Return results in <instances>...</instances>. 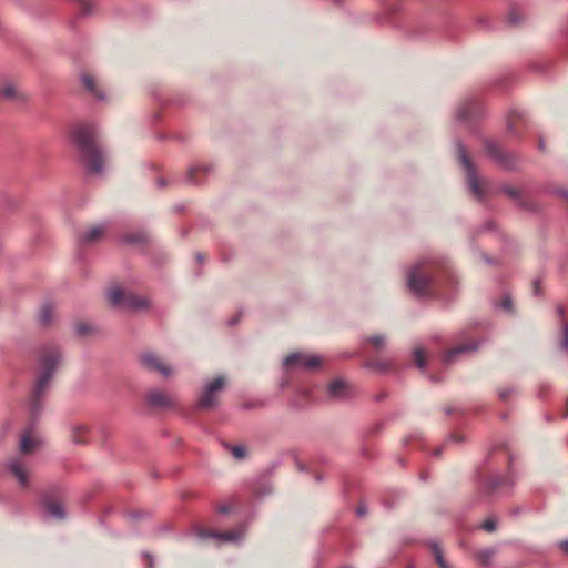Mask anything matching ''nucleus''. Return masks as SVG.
Listing matches in <instances>:
<instances>
[{
	"mask_svg": "<svg viewBox=\"0 0 568 568\" xmlns=\"http://www.w3.org/2000/svg\"><path fill=\"white\" fill-rule=\"evenodd\" d=\"M385 397H386V394L382 393V394H379V395L376 397V400H378V402H379V400L384 399Z\"/></svg>",
	"mask_w": 568,
	"mask_h": 568,
	"instance_id": "obj_62",
	"label": "nucleus"
},
{
	"mask_svg": "<svg viewBox=\"0 0 568 568\" xmlns=\"http://www.w3.org/2000/svg\"><path fill=\"white\" fill-rule=\"evenodd\" d=\"M558 194L568 200V191L567 190H559Z\"/></svg>",
	"mask_w": 568,
	"mask_h": 568,
	"instance_id": "obj_57",
	"label": "nucleus"
},
{
	"mask_svg": "<svg viewBox=\"0 0 568 568\" xmlns=\"http://www.w3.org/2000/svg\"><path fill=\"white\" fill-rule=\"evenodd\" d=\"M195 258L200 264L204 262V255L202 253H196Z\"/></svg>",
	"mask_w": 568,
	"mask_h": 568,
	"instance_id": "obj_54",
	"label": "nucleus"
},
{
	"mask_svg": "<svg viewBox=\"0 0 568 568\" xmlns=\"http://www.w3.org/2000/svg\"><path fill=\"white\" fill-rule=\"evenodd\" d=\"M525 114L520 111H511L508 115L507 130L510 134H516V125L518 122H525Z\"/></svg>",
	"mask_w": 568,
	"mask_h": 568,
	"instance_id": "obj_21",
	"label": "nucleus"
},
{
	"mask_svg": "<svg viewBox=\"0 0 568 568\" xmlns=\"http://www.w3.org/2000/svg\"><path fill=\"white\" fill-rule=\"evenodd\" d=\"M128 517L131 519H139L142 517V513L140 511H131L128 514Z\"/></svg>",
	"mask_w": 568,
	"mask_h": 568,
	"instance_id": "obj_50",
	"label": "nucleus"
},
{
	"mask_svg": "<svg viewBox=\"0 0 568 568\" xmlns=\"http://www.w3.org/2000/svg\"><path fill=\"white\" fill-rule=\"evenodd\" d=\"M73 141L81 150L87 171L91 174H100L103 171L104 154L97 145V129L93 124L83 123L73 129Z\"/></svg>",
	"mask_w": 568,
	"mask_h": 568,
	"instance_id": "obj_1",
	"label": "nucleus"
},
{
	"mask_svg": "<svg viewBox=\"0 0 568 568\" xmlns=\"http://www.w3.org/2000/svg\"><path fill=\"white\" fill-rule=\"evenodd\" d=\"M500 191L504 194H506L507 196H509L510 199H514L520 209L527 210V211L535 210L534 205L529 204L521 197V192L519 190H517L513 186H509V185H504V186H501Z\"/></svg>",
	"mask_w": 568,
	"mask_h": 568,
	"instance_id": "obj_16",
	"label": "nucleus"
},
{
	"mask_svg": "<svg viewBox=\"0 0 568 568\" xmlns=\"http://www.w3.org/2000/svg\"><path fill=\"white\" fill-rule=\"evenodd\" d=\"M367 342L372 344L375 348H383L385 345V337L383 335H373L367 338Z\"/></svg>",
	"mask_w": 568,
	"mask_h": 568,
	"instance_id": "obj_31",
	"label": "nucleus"
},
{
	"mask_svg": "<svg viewBox=\"0 0 568 568\" xmlns=\"http://www.w3.org/2000/svg\"><path fill=\"white\" fill-rule=\"evenodd\" d=\"M562 418H568V397H567V402H566V410L564 412V414L561 415Z\"/></svg>",
	"mask_w": 568,
	"mask_h": 568,
	"instance_id": "obj_60",
	"label": "nucleus"
},
{
	"mask_svg": "<svg viewBox=\"0 0 568 568\" xmlns=\"http://www.w3.org/2000/svg\"><path fill=\"white\" fill-rule=\"evenodd\" d=\"M240 316H241V313L236 317L231 318L229 321V325H231V326L235 325L239 322Z\"/></svg>",
	"mask_w": 568,
	"mask_h": 568,
	"instance_id": "obj_53",
	"label": "nucleus"
},
{
	"mask_svg": "<svg viewBox=\"0 0 568 568\" xmlns=\"http://www.w3.org/2000/svg\"><path fill=\"white\" fill-rule=\"evenodd\" d=\"M245 534L244 528H239L232 531H216L215 539L222 542H240L242 541Z\"/></svg>",
	"mask_w": 568,
	"mask_h": 568,
	"instance_id": "obj_19",
	"label": "nucleus"
},
{
	"mask_svg": "<svg viewBox=\"0 0 568 568\" xmlns=\"http://www.w3.org/2000/svg\"><path fill=\"white\" fill-rule=\"evenodd\" d=\"M456 150L458 160L466 172L469 189L479 200H483L484 193L479 185V179L476 172V168L467 153L466 146L463 144V142L457 141Z\"/></svg>",
	"mask_w": 568,
	"mask_h": 568,
	"instance_id": "obj_4",
	"label": "nucleus"
},
{
	"mask_svg": "<svg viewBox=\"0 0 568 568\" xmlns=\"http://www.w3.org/2000/svg\"><path fill=\"white\" fill-rule=\"evenodd\" d=\"M36 445L34 440L30 437V434H24L21 438L20 448L23 453H29Z\"/></svg>",
	"mask_w": 568,
	"mask_h": 568,
	"instance_id": "obj_28",
	"label": "nucleus"
},
{
	"mask_svg": "<svg viewBox=\"0 0 568 568\" xmlns=\"http://www.w3.org/2000/svg\"><path fill=\"white\" fill-rule=\"evenodd\" d=\"M366 513H367V509H366V507H365V506H358V507L356 508V515H357L358 517H363Z\"/></svg>",
	"mask_w": 568,
	"mask_h": 568,
	"instance_id": "obj_49",
	"label": "nucleus"
},
{
	"mask_svg": "<svg viewBox=\"0 0 568 568\" xmlns=\"http://www.w3.org/2000/svg\"><path fill=\"white\" fill-rule=\"evenodd\" d=\"M481 528L487 532H493L497 528L496 520L494 518H487L483 524Z\"/></svg>",
	"mask_w": 568,
	"mask_h": 568,
	"instance_id": "obj_35",
	"label": "nucleus"
},
{
	"mask_svg": "<svg viewBox=\"0 0 568 568\" xmlns=\"http://www.w3.org/2000/svg\"><path fill=\"white\" fill-rule=\"evenodd\" d=\"M328 394L333 399L345 400L354 396V388L345 381L337 378L328 387Z\"/></svg>",
	"mask_w": 568,
	"mask_h": 568,
	"instance_id": "obj_12",
	"label": "nucleus"
},
{
	"mask_svg": "<svg viewBox=\"0 0 568 568\" xmlns=\"http://www.w3.org/2000/svg\"><path fill=\"white\" fill-rule=\"evenodd\" d=\"M61 359V353L58 347H44L40 356L41 373L39 374L30 400V412L33 416L38 415L42 408V399Z\"/></svg>",
	"mask_w": 568,
	"mask_h": 568,
	"instance_id": "obj_2",
	"label": "nucleus"
},
{
	"mask_svg": "<svg viewBox=\"0 0 568 568\" xmlns=\"http://www.w3.org/2000/svg\"><path fill=\"white\" fill-rule=\"evenodd\" d=\"M414 357H415L417 367L424 372L426 369V361H425L424 352L420 348H416L414 351Z\"/></svg>",
	"mask_w": 568,
	"mask_h": 568,
	"instance_id": "obj_30",
	"label": "nucleus"
},
{
	"mask_svg": "<svg viewBox=\"0 0 568 568\" xmlns=\"http://www.w3.org/2000/svg\"><path fill=\"white\" fill-rule=\"evenodd\" d=\"M123 241L125 243H140L143 241V235L136 234V235H126Z\"/></svg>",
	"mask_w": 568,
	"mask_h": 568,
	"instance_id": "obj_43",
	"label": "nucleus"
},
{
	"mask_svg": "<svg viewBox=\"0 0 568 568\" xmlns=\"http://www.w3.org/2000/svg\"><path fill=\"white\" fill-rule=\"evenodd\" d=\"M478 348V343L473 342L468 344L458 345L456 347L450 348L447 351L443 356L444 364L448 365L455 362V359L462 355L469 352H474Z\"/></svg>",
	"mask_w": 568,
	"mask_h": 568,
	"instance_id": "obj_13",
	"label": "nucleus"
},
{
	"mask_svg": "<svg viewBox=\"0 0 568 568\" xmlns=\"http://www.w3.org/2000/svg\"><path fill=\"white\" fill-rule=\"evenodd\" d=\"M141 556L144 559V561L146 562V567L148 568H153V566H154V558H153V556L150 552H148V551H143L141 554Z\"/></svg>",
	"mask_w": 568,
	"mask_h": 568,
	"instance_id": "obj_42",
	"label": "nucleus"
},
{
	"mask_svg": "<svg viewBox=\"0 0 568 568\" xmlns=\"http://www.w3.org/2000/svg\"><path fill=\"white\" fill-rule=\"evenodd\" d=\"M7 467L9 471L18 479L21 486L26 487L28 486L29 478L28 473L24 469L21 460L18 458H13L8 462Z\"/></svg>",
	"mask_w": 568,
	"mask_h": 568,
	"instance_id": "obj_14",
	"label": "nucleus"
},
{
	"mask_svg": "<svg viewBox=\"0 0 568 568\" xmlns=\"http://www.w3.org/2000/svg\"><path fill=\"white\" fill-rule=\"evenodd\" d=\"M444 412L446 415H450L455 412V408L452 406H447V407H445Z\"/></svg>",
	"mask_w": 568,
	"mask_h": 568,
	"instance_id": "obj_56",
	"label": "nucleus"
},
{
	"mask_svg": "<svg viewBox=\"0 0 568 568\" xmlns=\"http://www.w3.org/2000/svg\"><path fill=\"white\" fill-rule=\"evenodd\" d=\"M231 510H232V506L227 503H222V504L217 505V507H216V511L220 514H224V515L231 513Z\"/></svg>",
	"mask_w": 568,
	"mask_h": 568,
	"instance_id": "obj_44",
	"label": "nucleus"
},
{
	"mask_svg": "<svg viewBox=\"0 0 568 568\" xmlns=\"http://www.w3.org/2000/svg\"><path fill=\"white\" fill-rule=\"evenodd\" d=\"M287 385H288V381L287 379H282L281 383H280L281 389H284Z\"/></svg>",
	"mask_w": 568,
	"mask_h": 568,
	"instance_id": "obj_59",
	"label": "nucleus"
},
{
	"mask_svg": "<svg viewBox=\"0 0 568 568\" xmlns=\"http://www.w3.org/2000/svg\"><path fill=\"white\" fill-rule=\"evenodd\" d=\"M557 313H558V315L560 317V323L562 324V320H565V310H564V307L562 306H558L557 307Z\"/></svg>",
	"mask_w": 568,
	"mask_h": 568,
	"instance_id": "obj_51",
	"label": "nucleus"
},
{
	"mask_svg": "<svg viewBox=\"0 0 568 568\" xmlns=\"http://www.w3.org/2000/svg\"><path fill=\"white\" fill-rule=\"evenodd\" d=\"M343 568H353L352 566H344Z\"/></svg>",
	"mask_w": 568,
	"mask_h": 568,
	"instance_id": "obj_64",
	"label": "nucleus"
},
{
	"mask_svg": "<svg viewBox=\"0 0 568 568\" xmlns=\"http://www.w3.org/2000/svg\"><path fill=\"white\" fill-rule=\"evenodd\" d=\"M366 367L376 369L378 372H386V371L390 369L392 364L386 361H376V362H368L366 364Z\"/></svg>",
	"mask_w": 568,
	"mask_h": 568,
	"instance_id": "obj_27",
	"label": "nucleus"
},
{
	"mask_svg": "<svg viewBox=\"0 0 568 568\" xmlns=\"http://www.w3.org/2000/svg\"><path fill=\"white\" fill-rule=\"evenodd\" d=\"M53 317V305L51 303H45L42 305L39 321L42 325H49Z\"/></svg>",
	"mask_w": 568,
	"mask_h": 568,
	"instance_id": "obj_25",
	"label": "nucleus"
},
{
	"mask_svg": "<svg viewBox=\"0 0 568 568\" xmlns=\"http://www.w3.org/2000/svg\"><path fill=\"white\" fill-rule=\"evenodd\" d=\"M435 561L437 562L439 568H449L448 564L446 562V560L444 558V555L437 556V558H435Z\"/></svg>",
	"mask_w": 568,
	"mask_h": 568,
	"instance_id": "obj_46",
	"label": "nucleus"
},
{
	"mask_svg": "<svg viewBox=\"0 0 568 568\" xmlns=\"http://www.w3.org/2000/svg\"><path fill=\"white\" fill-rule=\"evenodd\" d=\"M442 452H443V446H439L434 450L433 455L436 457H439L442 455Z\"/></svg>",
	"mask_w": 568,
	"mask_h": 568,
	"instance_id": "obj_55",
	"label": "nucleus"
},
{
	"mask_svg": "<svg viewBox=\"0 0 568 568\" xmlns=\"http://www.w3.org/2000/svg\"><path fill=\"white\" fill-rule=\"evenodd\" d=\"M81 83L83 84L84 89L92 94L95 99L100 101L105 100V94L97 87L95 80L92 75L88 73H83L81 75Z\"/></svg>",
	"mask_w": 568,
	"mask_h": 568,
	"instance_id": "obj_17",
	"label": "nucleus"
},
{
	"mask_svg": "<svg viewBox=\"0 0 568 568\" xmlns=\"http://www.w3.org/2000/svg\"><path fill=\"white\" fill-rule=\"evenodd\" d=\"M559 548L564 554H568V539L560 541Z\"/></svg>",
	"mask_w": 568,
	"mask_h": 568,
	"instance_id": "obj_48",
	"label": "nucleus"
},
{
	"mask_svg": "<svg viewBox=\"0 0 568 568\" xmlns=\"http://www.w3.org/2000/svg\"><path fill=\"white\" fill-rule=\"evenodd\" d=\"M539 150L540 151H544L545 150V141L542 139L539 140Z\"/></svg>",
	"mask_w": 568,
	"mask_h": 568,
	"instance_id": "obj_61",
	"label": "nucleus"
},
{
	"mask_svg": "<svg viewBox=\"0 0 568 568\" xmlns=\"http://www.w3.org/2000/svg\"><path fill=\"white\" fill-rule=\"evenodd\" d=\"M534 293L537 296L541 295L540 280H535L534 281Z\"/></svg>",
	"mask_w": 568,
	"mask_h": 568,
	"instance_id": "obj_47",
	"label": "nucleus"
},
{
	"mask_svg": "<svg viewBox=\"0 0 568 568\" xmlns=\"http://www.w3.org/2000/svg\"><path fill=\"white\" fill-rule=\"evenodd\" d=\"M195 534L201 539H207V538H214L215 539L216 531L197 528L195 530Z\"/></svg>",
	"mask_w": 568,
	"mask_h": 568,
	"instance_id": "obj_36",
	"label": "nucleus"
},
{
	"mask_svg": "<svg viewBox=\"0 0 568 568\" xmlns=\"http://www.w3.org/2000/svg\"><path fill=\"white\" fill-rule=\"evenodd\" d=\"M150 301L146 297L128 294L124 301V308L131 311L149 308Z\"/></svg>",
	"mask_w": 568,
	"mask_h": 568,
	"instance_id": "obj_18",
	"label": "nucleus"
},
{
	"mask_svg": "<svg viewBox=\"0 0 568 568\" xmlns=\"http://www.w3.org/2000/svg\"><path fill=\"white\" fill-rule=\"evenodd\" d=\"M516 393L515 387H506L499 390L498 395L503 402H507L508 398Z\"/></svg>",
	"mask_w": 568,
	"mask_h": 568,
	"instance_id": "obj_37",
	"label": "nucleus"
},
{
	"mask_svg": "<svg viewBox=\"0 0 568 568\" xmlns=\"http://www.w3.org/2000/svg\"><path fill=\"white\" fill-rule=\"evenodd\" d=\"M561 331L560 348L568 352V322L566 320H562Z\"/></svg>",
	"mask_w": 568,
	"mask_h": 568,
	"instance_id": "obj_29",
	"label": "nucleus"
},
{
	"mask_svg": "<svg viewBox=\"0 0 568 568\" xmlns=\"http://www.w3.org/2000/svg\"><path fill=\"white\" fill-rule=\"evenodd\" d=\"M448 440H450V442H463L464 439H463V437H462V436H458V435H454V434H453V435H450V436H449V439H448Z\"/></svg>",
	"mask_w": 568,
	"mask_h": 568,
	"instance_id": "obj_52",
	"label": "nucleus"
},
{
	"mask_svg": "<svg viewBox=\"0 0 568 568\" xmlns=\"http://www.w3.org/2000/svg\"><path fill=\"white\" fill-rule=\"evenodd\" d=\"M322 363L320 356L308 355L303 353H293L283 361V366L286 369L301 368L305 371H313Z\"/></svg>",
	"mask_w": 568,
	"mask_h": 568,
	"instance_id": "obj_8",
	"label": "nucleus"
},
{
	"mask_svg": "<svg viewBox=\"0 0 568 568\" xmlns=\"http://www.w3.org/2000/svg\"><path fill=\"white\" fill-rule=\"evenodd\" d=\"M158 185H159V187L162 189V187H164L166 185V181L161 178V179L158 180Z\"/></svg>",
	"mask_w": 568,
	"mask_h": 568,
	"instance_id": "obj_58",
	"label": "nucleus"
},
{
	"mask_svg": "<svg viewBox=\"0 0 568 568\" xmlns=\"http://www.w3.org/2000/svg\"><path fill=\"white\" fill-rule=\"evenodd\" d=\"M226 381L224 376H217L213 381L206 383L197 399L196 407L199 409H212L219 405L217 394L225 387Z\"/></svg>",
	"mask_w": 568,
	"mask_h": 568,
	"instance_id": "obj_5",
	"label": "nucleus"
},
{
	"mask_svg": "<svg viewBox=\"0 0 568 568\" xmlns=\"http://www.w3.org/2000/svg\"><path fill=\"white\" fill-rule=\"evenodd\" d=\"M514 486V480L509 477L501 475H493L487 480H484L479 484L478 489L481 494H493L497 493L501 489L510 490Z\"/></svg>",
	"mask_w": 568,
	"mask_h": 568,
	"instance_id": "obj_10",
	"label": "nucleus"
},
{
	"mask_svg": "<svg viewBox=\"0 0 568 568\" xmlns=\"http://www.w3.org/2000/svg\"><path fill=\"white\" fill-rule=\"evenodd\" d=\"M430 379H432L433 382H438V381H439V378H435L434 376H432V377H430Z\"/></svg>",
	"mask_w": 568,
	"mask_h": 568,
	"instance_id": "obj_63",
	"label": "nucleus"
},
{
	"mask_svg": "<svg viewBox=\"0 0 568 568\" xmlns=\"http://www.w3.org/2000/svg\"><path fill=\"white\" fill-rule=\"evenodd\" d=\"M432 551H433L434 558H437V556L443 555V550H442L440 546L436 542L432 544Z\"/></svg>",
	"mask_w": 568,
	"mask_h": 568,
	"instance_id": "obj_45",
	"label": "nucleus"
},
{
	"mask_svg": "<svg viewBox=\"0 0 568 568\" xmlns=\"http://www.w3.org/2000/svg\"><path fill=\"white\" fill-rule=\"evenodd\" d=\"M79 6L82 14L87 16L92 12L90 0H79Z\"/></svg>",
	"mask_w": 568,
	"mask_h": 568,
	"instance_id": "obj_40",
	"label": "nucleus"
},
{
	"mask_svg": "<svg viewBox=\"0 0 568 568\" xmlns=\"http://www.w3.org/2000/svg\"><path fill=\"white\" fill-rule=\"evenodd\" d=\"M424 264L414 266L407 276L408 288L417 296H426L433 282V276L424 270Z\"/></svg>",
	"mask_w": 568,
	"mask_h": 568,
	"instance_id": "obj_6",
	"label": "nucleus"
},
{
	"mask_svg": "<svg viewBox=\"0 0 568 568\" xmlns=\"http://www.w3.org/2000/svg\"><path fill=\"white\" fill-rule=\"evenodd\" d=\"M140 362L143 367L150 372H158L165 377L171 374L170 367L162 363L161 359L153 353L141 354Z\"/></svg>",
	"mask_w": 568,
	"mask_h": 568,
	"instance_id": "obj_11",
	"label": "nucleus"
},
{
	"mask_svg": "<svg viewBox=\"0 0 568 568\" xmlns=\"http://www.w3.org/2000/svg\"><path fill=\"white\" fill-rule=\"evenodd\" d=\"M104 233V227L101 225H94L87 230L85 232L81 233L78 236V242L80 245H89L98 241L102 237Z\"/></svg>",
	"mask_w": 568,
	"mask_h": 568,
	"instance_id": "obj_15",
	"label": "nucleus"
},
{
	"mask_svg": "<svg viewBox=\"0 0 568 568\" xmlns=\"http://www.w3.org/2000/svg\"><path fill=\"white\" fill-rule=\"evenodd\" d=\"M266 405V402L265 400H253V402H247L245 404L242 405V408L243 409H256V408H262Z\"/></svg>",
	"mask_w": 568,
	"mask_h": 568,
	"instance_id": "obj_34",
	"label": "nucleus"
},
{
	"mask_svg": "<svg viewBox=\"0 0 568 568\" xmlns=\"http://www.w3.org/2000/svg\"><path fill=\"white\" fill-rule=\"evenodd\" d=\"M128 296V294H125L123 292V290L121 287H112L109 292H108V298H109V302L111 303V305L113 306H116V307H123L124 308V301H125V297Z\"/></svg>",
	"mask_w": 568,
	"mask_h": 568,
	"instance_id": "obj_20",
	"label": "nucleus"
},
{
	"mask_svg": "<svg viewBox=\"0 0 568 568\" xmlns=\"http://www.w3.org/2000/svg\"><path fill=\"white\" fill-rule=\"evenodd\" d=\"M526 20V16L521 12L519 8H511L510 12L507 17V23L509 26L516 27Z\"/></svg>",
	"mask_w": 568,
	"mask_h": 568,
	"instance_id": "obj_24",
	"label": "nucleus"
},
{
	"mask_svg": "<svg viewBox=\"0 0 568 568\" xmlns=\"http://www.w3.org/2000/svg\"><path fill=\"white\" fill-rule=\"evenodd\" d=\"M210 171H211V168L207 166V165H195V166H192V168H190V170L187 172L186 181L189 183H191V184H200L201 180H199L196 178V174L200 173V172H203L204 174H207Z\"/></svg>",
	"mask_w": 568,
	"mask_h": 568,
	"instance_id": "obj_22",
	"label": "nucleus"
},
{
	"mask_svg": "<svg viewBox=\"0 0 568 568\" xmlns=\"http://www.w3.org/2000/svg\"><path fill=\"white\" fill-rule=\"evenodd\" d=\"M63 494L64 491L60 487H53L42 494L40 504L44 517L57 520H63L67 517Z\"/></svg>",
	"mask_w": 568,
	"mask_h": 568,
	"instance_id": "obj_3",
	"label": "nucleus"
},
{
	"mask_svg": "<svg viewBox=\"0 0 568 568\" xmlns=\"http://www.w3.org/2000/svg\"><path fill=\"white\" fill-rule=\"evenodd\" d=\"M500 307L507 312H511L513 311V301H511V297L509 295H504L501 301H500Z\"/></svg>",
	"mask_w": 568,
	"mask_h": 568,
	"instance_id": "obj_38",
	"label": "nucleus"
},
{
	"mask_svg": "<svg viewBox=\"0 0 568 568\" xmlns=\"http://www.w3.org/2000/svg\"><path fill=\"white\" fill-rule=\"evenodd\" d=\"M17 97L18 93L12 82H6L0 87V99L14 100Z\"/></svg>",
	"mask_w": 568,
	"mask_h": 568,
	"instance_id": "obj_23",
	"label": "nucleus"
},
{
	"mask_svg": "<svg viewBox=\"0 0 568 568\" xmlns=\"http://www.w3.org/2000/svg\"><path fill=\"white\" fill-rule=\"evenodd\" d=\"M85 430H87V428L84 426L77 427L74 429V434H73V437H72L73 443H75V444H83V443H85V440L80 436V433H84Z\"/></svg>",
	"mask_w": 568,
	"mask_h": 568,
	"instance_id": "obj_39",
	"label": "nucleus"
},
{
	"mask_svg": "<svg viewBox=\"0 0 568 568\" xmlns=\"http://www.w3.org/2000/svg\"><path fill=\"white\" fill-rule=\"evenodd\" d=\"M90 331H91V326L87 323H80V324H77V326H75V333L80 336L85 335Z\"/></svg>",
	"mask_w": 568,
	"mask_h": 568,
	"instance_id": "obj_41",
	"label": "nucleus"
},
{
	"mask_svg": "<svg viewBox=\"0 0 568 568\" xmlns=\"http://www.w3.org/2000/svg\"><path fill=\"white\" fill-rule=\"evenodd\" d=\"M495 555V549L493 548H487V549H483V550H479L477 554H476V557L478 559V561L483 565V566H490L491 564V559Z\"/></svg>",
	"mask_w": 568,
	"mask_h": 568,
	"instance_id": "obj_26",
	"label": "nucleus"
},
{
	"mask_svg": "<svg viewBox=\"0 0 568 568\" xmlns=\"http://www.w3.org/2000/svg\"><path fill=\"white\" fill-rule=\"evenodd\" d=\"M231 453L234 456V458H236V459H242V458H244L246 456L245 447L244 446H240V445L232 446L231 447Z\"/></svg>",
	"mask_w": 568,
	"mask_h": 568,
	"instance_id": "obj_33",
	"label": "nucleus"
},
{
	"mask_svg": "<svg viewBox=\"0 0 568 568\" xmlns=\"http://www.w3.org/2000/svg\"><path fill=\"white\" fill-rule=\"evenodd\" d=\"M484 146L487 155L500 168L508 171L516 169L518 163V156L516 154L506 152L496 141L489 139L485 140Z\"/></svg>",
	"mask_w": 568,
	"mask_h": 568,
	"instance_id": "obj_7",
	"label": "nucleus"
},
{
	"mask_svg": "<svg viewBox=\"0 0 568 568\" xmlns=\"http://www.w3.org/2000/svg\"><path fill=\"white\" fill-rule=\"evenodd\" d=\"M146 404L152 408L172 409L176 405V397L160 389H151L145 395Z\"/></svg>",
	"mask_w": 568,
	"mask_h": 568,
	"instance_id": "obj_9",
	"label": "nucleus"
},
{
	"mask_svg": "<svg viewBox=\"0 0 568 568\" xmlns=\"http://www.w3.org/2000/svg\"><path fill=\"white\" fill-rule=\"evenodd\" d=\"M471 115V110L468 106V104H464L458 109L457 112V120L458 121H465Z\"/></svg>",
	"mask_w": 568,
	"mask_h": 568,
	"instance_id": "obj_32",
	"label": "nucleus"
}]
</instances>
